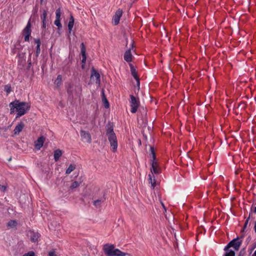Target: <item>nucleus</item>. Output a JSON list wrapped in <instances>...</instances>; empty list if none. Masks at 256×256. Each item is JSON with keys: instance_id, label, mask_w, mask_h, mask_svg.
<instances>
[{"instance_id": "48", "label": "nucleus", "mask_w": 256, "mask_h": 256, "mask_svg": "<svg viewBox=\"0 0 256 256\" xmlns=\"http://www.w3.org/2000/svg\"><path fill=\"white\" fill-rule=\"evenodd\" d=\"M148 128H151V126H148Z\"/></svg>"}, {"instance_id": "25", "label": "nucleus", "mask_w": 256, "mask_h": 256, "mask_svg": "<svg viewBox=\"0 0 256 256\" xmlns=\"http://www.w3.org/2000/svg\"><path fill=\"white\" fill-rule=\"evenodd\" d=\"M4 90L6 92L7 94L10 93L12 90L11 86L10 84H7L4 86Z\"/></svg>"}, {"instance_id": "45", "label": "nucleus", "mask_w": 256, "mask_h": 256, "mask_svg": "<svg viewBox=\"0 0 256 256\" xmlns=\"http://www.w3.org/2000/svg\"><path fill=\"white\" fill-rule=\"evenodd\" d=\"M256 248V242L254 244V248L253 249Z\"/></svg>"}, {"instance_id": "43", "label": "nucleus", "mask_w": 256, "mask_h": 256, "mask_svg": "<svg viewBox=\"0 0 256 256\" xmlns=\"http://www.w3.org/2000/svg\"><path fill=\"white\" fill-rule=\"evenodd\" d=\"M254 230L255 232H256V222L254 224Z\"/></svg>"}, {"instance_id": "15", "label": "nucleus", "mask_w": 256, "mask_h": 256, "mask_svg": "<svg viewBox=\"0 0 256 256\" xmlns=\"http://www.w3.org/2000/svg\"><path fill=\"white\" fill-rule=\"evenodd\" d=\"M80 48V50H81V54H82V63H85L86 61V48H85V46L83 42L81 44Z\"/></svg>"}, {"instance_id": "13", "label": "nucleus", "mask_w": 256, "mask_h": 256, "mask_svg": "<svg viewBox=\"0 0 256 256\" xmlns=\"http://www.w3.org/2000/svg\"><path fill=\"white\" fill-rule=\"evenodd\" d=\"M122 10L118 9L116 12V14L113 18L114 24L115 26L118 24L120 17L122 16Z\"/></svg>"}, {"instance_id": "44", "label": "nucleus", "mask_w": 256, "mask_h": 256, "mask_svg": "<svg viewBox=\"0 0 256 256\" xmlns=\"http://www.w3.org/2000/svg\"><path fill=\"white\" fill-rule=\"evenodd\" d=\"M253 212L254 213H256V206L254 208Z\"/></svg>"}, {"instance_id": "20", "label": "nucleus", "mask_w": 256, "mask_h": 256, "mask_svg": "<svg viewBox=\"0 0 256 256\" xmlns=\"http://www.w3.org/2000/svg\"><path fill=\"white\" fill-rule=\"evenodd\" d=\"M102 100L103 102L104 105V107L106 108H108L110 107V104H109V102H108V100L106 98V96L104 94V92L103 90L102 91Z\"/></svg>"}, {"instance_id": "23", "label": "nucleus", "mask_w": 256, "mask_h": 256, "mask_svg": "<svg viewBox=\"0 0 256 256\" xmlns=\"http://www.w3.org/2000/svg\"><path fill=\"white\" fill-rule=\"evenodd\" d=\"M24 127H27V126L26 125V122H20L16 124L15 128H24Z\"/></svg>"}, {"instance_id": "46", "label": "nucleus", "mask_w": 256, "mask_h": 256, "mask_svg": "<svg viewBox=\"0 0 256 256\" xmlns=\"http://www.w3.org/2000/svg\"><path fill=\"white\" fill-rule=\"evenodd\" d=\"M250 239H251V238H250V236H248V240H250Z\"/></svg>"}, {"instance_id": "32", "label": "nucleus", "mask_w": 256, "mask_h": 256, "mask_svg": "<svg viewBox=\"0 0 256 256\" xmlns=\"http://www.w3.org/2000/svg\"><path fill=\"white\" fill-rule=\"evenodd\" d=\"M102 200H94V205L95 206H100L101 202H102Z\"/></svg>"}, {"instance_id": "50", "label": "nucleus", "mask_w": 256, "mask_h": 256, "mask_svg": "<svg viewBox=\"0 0 256 256\" xmlns=\"http://www.w3.org/2000/svg\"><path fill=\"white\" fill-rule=\"evenodd\" d=\"M133 48V44H132V48Z\"/></svg>"}, {"instance_id": "22", "label": "nucleus", "mask_w": 256, "mask_h": 256, "mask_svg": "<svg viewBox=\"0 0 256 256\" xmlns=\"http://www.w3.org/2000/svg\"><path fill=\"white\" fill-rule=\"evenodd\" d=\"M76 168V166L74 164H71L69 166L68 168L66 170V174H70Z\"/></svg>"}, {"instance_id": "14", "label": "nucleus", "mask_w": 256, "mask_h": 256, "mask_svg": "<svg viewBox=\"0 0 256 256\" xmlns=\"http://www.w3.org/2000/svg\"><path fill=\"white\" fill-rule=\"evenodd\" d=\"M124 60L127 62H130L132 60V54L131 52V48H130L128 50L126 51L124 56Z\"/></svg>"}, {"instance_id": "33", "label": "nucleus", "mask_w": 256, "mask_h": 256, "mask_svg": "<svg viewBox=\"0 0 256 256\" xmlns=\"http://www.w3.org/2000/svg\"><path fill=\"white\" fill-rule=\"evenodd\" d=\"M48 20H42V28H46V26L48 25Z\"/></svg>"}, {"instance_id": "26", "label": "nucleus", "mask_w": 256, "mask_h": 256, "mask_svg": "<svg viewBox=\"0 0 256 256\" xmlns=\"http://www.w3.org/2000/svg\"><path fill=\"white\" fill-rule=\"evenodd\" d=\"M61 82H62V76L60 75H58L57 76L56 79L55 80V84L58 86L59 85L61 84Z\"/></svg>"}, {"instance_id": "7", "label": "nucleus", "mask_w": 256, "mask_h": 256, "mask_svg": "<svg viewBox=\"0 0 256 256\" xmlns=\"http://www.w3.org/2000/svg\"><path fill=\"white\" fill-rule=\"evenodd\" d=\"M238 237H237L236 238L233 239L224 248V250H227L230 248L233 247L236 250H238L239 249L242 242V240L238 241Z\"/></svg>"}, {"instance_id": "51", "label": "nucleus", "mask_w": 256, "mask_h": 256, "mask_svg": "<svg viewBox=\"0 0 256 256\" xmlns=\"http://www.w3.org/2000/svg\"><path fill=\"white\" fill-rule=\"evenodd\" d=\"M11 160V158H10L8 160L10 161Z\"/></svg>"}, {"instance_id": "6", "label": "nucleus", "mask_w": 256, "mask_h": 256, "mask_svg": "<svg viewBox=\"0 0 256 256\" xmlns=\"http://www.w3.org/2000/svg\"><path fill=\"white\" fill-rule=\"evenodd\" d=\"M139 111L141 112L142 117L138 119V123L140 124L142 128H146L148 126V120L146 118V110L144 108H140Z\"/></svg>"}, {"instance_id": "35", "label": "nucleus", "mask_w": 256, "mask_h": 256, "mask_svg": "<svg viewBox=\"0 0 256 256\" xmlns=\"http://www.w3.org/2000/svg\"><path fill=\"white\" fill-rule=\"evenodd\" d=\"M249 220H250V217H248V218L246 220L242 231H244V230L246 229V228L247 225L248 223Z\"/></svg>"}, {"instance_id": "40", "label": "nucleus", "mask_w": 256, "mask_h": 256, "mask_svg": "<svg viewBox=\"0 0 256 256\" xmlns=\"http://www.w3.org/2000/svg\"><path fill=\"white\" fill-rule=\"evenodd\" d=\"M6 189V187L5 186L0 184V190L4 192V191H5Z\"/></svg>"}, {"instance_id": "41", "label": "nucleus", "mask_w": 256, "mask_h": 256, "mask_svg": "<svg viewBox=\"0 0 256 256\" xmlns=\"http://www.w3.org/2000/svg\"><path fill=\"white\" fill-rule=\"evenodd\" d=\"M244 252L242 251H240L238 254V256H244Z\"/></svg>"}, {"instance_id": "30", "label": "nucleus", "mask_w": 256, "mask_h": 256, "mask_svg": "<svg viewBox=\"0 0 256 256\" xmlns=\"http://www.w3.org/2000/svg\"><path fill=\"white\" fill-rule=\"evenodd\" d=\"M235 256V252L234 251L232 250H230L228 252H227L225 256Z\"/></svg>"}, {"instance_id": "31", "label": "nucleus", "mask_w": 256, "mask_h": 256, "mask_svg": "<svg viewBox=\"0 0 256 256\" xmlns=\"http://www.w3.org/2000/svg\"><path fill=\"white\" fill-rule=\"evenodd\" d=\"M60 8H58L56 10V19H60Z\"/></svg>"}, {"instance_id": "34", "label": "nucleus", "mask_w": 256, "mask_h": 256, "mask_svg": "<svg viewBox=\"0 0 256 256\" xmlns=\"http://www.w3.org/2000/svg\"><path fill=\"white\" fill-rule=\"evenodd\" d=\"M22 129H14V134L12 136H16L20 134Z\"/></svg>"}, {"instance_id": "8", "label": "nucleus", "mask_w": 256, "mask_h": 256, "mask_svg": "<svg viewBox=\"0 0 256 256\" xmlns=\"http://www.w3.org/2000/svg\"><path fill=\"white\" fill-rule=\"evenodd\" d=\"M130 106L132 107L131 112L132 113H135L137 111L138 108L140 104L138 98H136L133 95H130Z\"/></svg>"}, {"instance_id": "37", "label": "nucleus", "mask_w": 256, "mask_h": 256, "mask_svg": "<svg viewBox=\"0 0 256 256\" xmlns=\"http://www.w3.org/2000/svg\"><path fill=\"white\" fill-rule=\"evenodd\" d=\"M34 254L32 252H28L27 254H24L23 256H34Z\"/></svg>"}, {"instance_id": "29", "label": "nucleus", "mask_w": 256, "mask_h": 256, "mask_svg": "<svg viewBox=\"0 0 256 256\" xmlns=\"http://www.w3.org/2000/svg\"><path fill=\"white\" fill-rule=\"evenodd\" d=\"M78 186L79 183L78 182H74L72 184L70 188L72 189H74L77 188Z\"/></svg>"}, {"instance_id": "47", "label": "nucleus", "mask_w": 256, "mask_h": 256, "mask_svg": "<svg viewBox=\"0 0 256 256\" xmlns=\"http://www.w3.org/2000/svg\"><path fill=\"white\" fill-rule=\"evenodd\" d=\"M254 256H256V250H255V252H254V254H253Z\"/></svg>"}, {"instance_id": "28", "label": "nucleus", "mask_w": 256, "mask_h": 256, "mask_svg": "<svg viewBox=\"0 0 256 256\" xmlns=\"http://www.w3.org/2000/svg\"><path fill=\"white\" fill-rule=\"evenodd\" d=\"M54 24L58 28H61L62 26V24L60 23V19H56Z\"/></svg>"}, {"instance_id": "39", "label": "nucleus", "mask_w": 256, "mask_h": 256, "mask_svg": "<svg viewBox=\"0 0 256 256\" xmlns=\"http://www.w3.org/2000/svg\"><path fill=\"white\" fill-rule=\"evenodd\" d=\"M40 46H36V53L37 54H38L40 52Z\"/></svg>"}, {"instance_id": "1", "label": "nucleus", "mask_w": 256, "mask_h": 256, "mask_svg": "<svg viewBox=\"0 0 256 256\" xmlns=\"http://www.w3.org/2000/svg\"><path fill=\"white\" fill-rule=\"evenodd\" d=\"M10 114L14 113L16 110L17 112L16 118L20 117L24 114L29 110L30 104L29 103L20 102L18 100H15L10 104Z\"/></svg>"}, {"instance_id": "5", "label": "nucleus", "mask_w": 256, "mask_h": 256, "mask_svg": "<svg viewBox=\"0 0 256 256\" xmlns=\"http://www.w3.org/2000/svg\"><path fill=\"white\" fill-rule=\"evenodd\" d=\"M150 154L152 155V168H150V171L153 174H158L160 172V170L158 166V164L156 161V154L154 152V148L153 147H150Z\"/></svg>"}, {"instance_id": "18", "label": "nucleus", "mask_w": 256, "mask_h": 256, "mask_svg": "<svg viewBox=\"0 0 256 256\" xmlns=\"http://www.w3.org/2000/svg\"><path fill=\"white\" fill-rule=\"evenodd\" d=\"M129 66L130 67L132 75L134 76V79H136V78H138V76L137 74V72L136 71V68L132 64H130Z\"/></svg>"}, {"instance_id": "49", "label": "nucleus", "mask_w": 256, "mask_h": 256, "mask_svg": "<svg viewBox=\"0 0 256 256\" xmlns=\"http://www.w3.org/2000/svg\"><path fill=\"white\" fill-rule=\"evenodd\" d=\"M44 0H40V3L42 4Z\"/></svg>"}, {"instance_id": "11", "label": "nucleus", "mask_w": 256, "mask_h": 256, "mask_svg": "<svg viewBox=\"0 0 256 256\" xmlns=\"http://www.w3.org/2000/svg\"><path fill=\"white\" fill-rule=\"evenodd\" d=\"M28 236L30 238L32 242H36L38 241L40 234L38 232L30 230L28 233Z\"/></svg>"}, {"instance_id": "12", "label": "nucleus", "mask_w": 256, "mask_h": 256, "mask_svg": "<svg viewBox=\"0 0 256 256\" xmlns=\"http://www.w3.org/2000/svg\"><path fill=\"white\" fill-rule=\"evenodd\" d=\"M90 78L92 80L95 78V82L97 84H100V74L94 68L92 70V74Z\"/></svg>"}, {"instance_id": "2", "label": "nucleus", "mask_w": 256, "mask_h": 256, "mask_svg": "<svg viewBox=\"0 0 256 256\" xmlns=\"http://www.w3.org/2000/svg\"><path fill=\"white\" fill-rule=\"evenodd\" d=\"M82 87L80 84H70L67 88L68 99L72 101L76 98L79 97L81 94Z\"/></svg>"}, {"instance_id": "24", "label": "nucleus", "mask_w": 256, "mask_h": 256, "mask_svg": "<svg viewBox=\"0 0 256 256\" xmlns=\"http://www.w3.org/2000/svg\"><path fill=\"white\" fill-rule=\"evenodd\" d=\"M17 222L16 220H11L7 224L8 226L12 228L16 226Z\"/></svg>"}, {"instance_id": "38", "label": "nucleus", "mask_w": 256, "mask_h": 256, "mask_svg": "<svg viewBox=\"0 0 256 256\" xmlns=\"http://www.w3.org/2000/svg\"><path fill=\"white\" fill-rule=\"evenodd\" d=\"M34 42L36 44V46H40L41 44V42H40V40L39 38L38 39H34Z\"/></svg>"}, {"instance_id": "3", "label": "nucleus", "mask_w": 256, "mask_h": 256, "mask_svg": "<svg viewBox=\"0 0 256 256\" xmlns=\"http://www.w3.org/2000/svg\"><path fill=\"white\" fill-rule=\"evenodd\" d=\"M104 250L107 256H126L128 254L119 249L114 248L113 244H106L104 246Z\"/></svg>"}, {"instance_id": "9", "label": "nucleus", "mask_w": 256, "mask_h": 256, "mask_svg": "<svg viewBox=\"0 0 256 256\" xmlns=\"http://www.w3.org/2000/svg\"><path fill=\"white\" fill-rule=\"evenodd\" d=\"M31 23L30 20L28 22L26 26L23 30V33L24 34V40L27 42L29 40L30 36L31 34Z\"/></svg>"}, {"instance_id": "21", "label": "nucleus", "mask_w": 256, "mask_h": 256, "mask_svg": "<svg viewBox=\"0 0 256 256\" xmlns=\"http://www.w3.org/2000/svg\"><path fill=\"white\" fill-rule=\"evenodd\" d=\"M62 151L58 149L54 151V159L55 161H58L60 158V156H62Z\"/></svg>"}, {"instance_id": "4", "label": "nucleus", "mask_w": 256, "mask_h": 256, "mask_svg": "<svg viewBox=\"0 0 256 256\" xmlns=\"http://www.w3.org/2000/svg\"><path fill=\"white\" fill-rule=\"evenodd\" d=\"M106 134L110 143V146L114 151H116L118 148V140L113 129H107Z\"/></svg>"}, {"instance_id": "27", "label": "nucleus", "mask_w": 256, "mask_h": 256, "mask_svg": "<svg viewBox=\"0 0 256 256\" xmlns=\"http://www.w3.org/2000/svg\"><path fill=\"white\" fill-rule=\"evenodd\" d=\"M46 16H47V11L45 10H44L42 12V14L41 15L42 20H46Z\"/></svg>"}, {"instance_id": "19", "label": "nucleus", "mask_w": 256, "mask_h": 256, "mask_svg": "<svg viewBox=\"0 0 256 256\" xmlns=\"http://www.w3.org/2000/svg\"><path fill=\"white\" fill-rule=\"evenodd\" d=\"M74 18L72 15H70V19L68 24V29L69 34L71 33V31L74 26Z\"/></svg>"}, {"instance_id": "16", "label": "nucleus", "mask_w": 256, "mask_h": 256, "mask_svg": "<svg viewBox=\"0 0 256 256\" xmlns=\"http://www.w3.org/2000/svg\"><path fill=\"white\" fill-rule=\"evenodd\" d=\"M44 136H40L36 141L35 144V147L36 148L40 150L43 146L44 142Z\"/></svg>"}, {"instance_id": "42", "label": "nucleus", "mask_w": 256, "mask_h": 256, "mask_svg": "<svg viewBox=\"0 0 256 256\" xmlns=\"http://www.w3.org/2000/svg\"><path fill=\"white\" fill-rule=\"evenodd\" d=\"M48 255L49 256H56L54 252H50Z\"/></svg>"}, {"instance_id": "36", "label": "nucleus", "mask_w": 256, "mask_h": 256, "mask_svg": "<svg viewBox=\"0 0 256 256\" xmlns=\"http://www.w3.org/2000/svg\"><path fill=\"white\" fill-rule=\"evenodd\" d=\"M136 81V85L138 87V90L140 89V78H136V79H135Z\"/></svg>"}, {"instance_id": "10", "label": "nucleus", "mask_w": 256, "mask_h": 256, "mask_svg": "<svg viewBox=\"0 0 256 256\" xmlns=\"http://www.w3.org/2000/svg\"><path fill=\"white\" fill-rule=\"evenodd\" d=\"M80 134L82 140L85 142H90L92 140L90 134L88 130H81Z\"/></svg>"}, {"instance_id": "17", "label": "nucleus", "mask_w": 256, "mask_h": 256, "mask_svg": "<svg viewBox=\"0 0 256 256\" xmlns=\"http://www.w3.org/2000/svg\"><path fill=\"white\" fill-rule=\"evenodd\" d=\"M148 180L149 184H150L152 188H154L156 186V182L154 176H152V174H150L148 175Z\"/></svg>"}]
</instances>
